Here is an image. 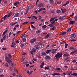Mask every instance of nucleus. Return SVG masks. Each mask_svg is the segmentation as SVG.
Returning <instances> with one entry per match:
<instances>
[{"instance_id": "f257e3e1", "label": "nucleus", "mask_w": 77, "mask_h": 77, "mask_svg": "<svg viewBox=\"0 0 77 77\" xmlns=\"http://www.w3.org/2000/svg\"><path fill=\"white\" fill-rule=\"evenodd\" d=\"M8 57L7 56L5 57V60L8 63H10L12 62V60L11 59L12 57V55L11 54L9 53L8 54Z\"/></svg>"}, {"instance_id": "f03ea898", "label": "nucleus", "mask_w": 77, "mask_h": 77, "mask_svg": "<svg viewBox=\"0 0 77 77\" xmlns=\"http://www.w3.org/2000/svg\"><path fill=\"white\" fill-rule=\"evenodd\" d=\"M63 56V53L62 52H59L57 53L55 55L54 58L57 60H59V59L62 57Z\"/></svg>"}, {"instance_id": "7ed1b4c3", "label": "nucleus", "mask_w": 77, "mask_h": 77, "mask_svg": "<svg viewBox=\"0 0 77 77\" xmlns=\"http://www.w3.org/2000/svg\"><path fill=\"white\" fill-rule=\"evenodd\" d=\"M32 51H31L30 53L31 54L32 56H34V53L33 52H35L36 51V50L35 48H33L32 49Z\"/></svg>"}, {"instance_id": "20e7f679", "label": "nucleus", "mask_w": 77, "mask_h": 77, "mask_svg": "<svg viewBox=\"0 0 77 77\" xmlns=\"http://www.w3.org/2000/svg\"><path fill=\"white\" fill-rule=\"evenodd\" d=\"M36 41V38H32L30 41V42L32 43H34L35 41Z\"/></svg>"}, {"instance_id": "39448f33", "label": "nucleus", "mask_w": 77, "mask_h": 77, "mask_svg": "<svg viewBox=\"0 0 77 77\" xmlns=\"http://www.w3.org/2000/svg\"><path fill=\"white\" fill-rule=\"evenodd\" d=\"M70 36L71 39H73L76 37V35L74 34H71Z\"/></svg>"}, {"instance_id": "423d86ee", "label": "nucleus", "mask_w": 77, "mask_h": 77, "mask_svg": "<svg viewBox=\"0 0 77 77\" xmlns=\"http://www.w3.org/2000/svg\"><path fill=\"white\" fill-rule=\"evenodd\" d=\"M57 49H53L51 50V53L54 54L55 53V52L57 51Z\"/></svg>"}, {"instance_id": "0eeeda50", "label": "nucleus", "mask_w": 77, "mask_h": 77, "mask_svg": "<svg viewBox=\"0 0 77 77\" xmlns=\"http://www.w3.org/2000/svg\"><path fill=\"white\" fill-rule=\"evenodd\" d=\"M66 34V32H60V35H65Z\"/></svg>"}, {"instance_id": "6e6552de", "label": "nucleus", "mask_w": 77, "mask_h": 77, "mask_svg": "<svg viewBox=\"0 0 77 77\" xmlns=\"http://www.w3.org/2000/svg\"><path fill=\"white\" fill-rule=\"evenodd\" d=\"M51 34L50 33H48V34L46 35L45 37V39H47L49 37H50V36Z\"/></svg>"}, {"instance_id": "1a4fd4ad", "label": "nucleus", "mask_w": 77, "mask_h": 77, "mask_svg": "<svg viewBox=\"0 0 77 77\" xmlns=\"http://www.w3.org/2000/svg\"><path fill=\"white\" fill-rule=\"evenodd\" d=\"M44 6V5H43V3H40L38 5V7L39 8H41V7H43Z\"/></svg>"}, {"instance_id": "9d476101", "label": "nucleus", "mask_w": 77, "mask_h": 77, "mask_svg": "<svg viewBox=\"0 0 77 77\" xmlns=\"http://www.w3.org/2000/svg\"><path fill=\"white\" fill-rule=\"evenodd\" d=\"M62 69H60V68H54V69L55 70H57L58 71H62V70H61Z\"/></svg>"}, {"instance_id": "9b49d317", "label": "nucleus", "mask_w": 77, "mask_h": 77, "mask_svg": "<svg viewBox=\"0 0 77 77\" xmlns=\"http://www.w3.org/2000/svg\"><path fill=\"white\" fill-rule=\"evenodd\" d=\"M69 55V54H68L67 53H66L65 54H63V56L64 57H68Z\"/></svg>"}, {"instance_id": "f8f14e48", "label": "nucleus", "mask_w": 77, "mask_h": 77, "mask_svg": "<svg viewBox=\"0 0 77 77\" xmlns=\"http://www.w3.org/2000/svg\"><path fill=\"white\" fill-rule=\"evenodd\" d=\"M61 10L62 12L63 13L65 12L66 11V8H64L63 9V8H61Z\"/></svg>"}, {"instance_id": "ddd939ff", "label": "nucleus", "mask_w": 77, "mask_h": 77, "mask_svg": "<svg viewBox=\"0 0 77 77\" xmlns=\"http://www.w3.org/2000/svg\"><path fill=\"white\" fill-rule=\"evenodd\" d=\"M70 24H73L75 23V22L73 20H71L70 22H69Z\"/></svg>"}, {"instance_id": "4468645a", "label": "nucleus", "mask_w": 77, "mask_h": 77, "mask_svg": "<svg viewBox=\"0 0 77 77\" xmlns=\"http://www.w3.org/2000/svg\"><path fill=\"white\" fill-rule=\"evenodd\" d=\"M60 74H59V73H54V74H52V75H53V76H55L56 75H57L58 76L60 75Z\"/></svg>"}, {"instance_id": "2eb2a0df", "label": "nucleus", "mask_w": 77, "mask_h": 77, "mask_svg": "<svg viewBox=\"0 0 77 77\" xmlns=\"http://www.w3.org/2000/svg\"><path fill=\"white\" fill-rule=\"evenodd\" d=\"M7 17V15H5L3 17L4 20H6L7 19L6 17Z\"/></svg>"}, {"instance_id": "dca6fc26", "label": "nucleus", "mask_w": 77, "mask_h": 77, "mask_svg": "<svg viewBox=\"0 0 77 77\" xmlns=\"http://www.w3.org/2000/svg\"><path fill=\"white\" fill-rule=\"evenodd\" d=\"M23 40V42H25L26 41V40L24 38H21V40Z\"/></svg>"}, {"instance_id": "f3484780", "label": "nucleus", "mask_w": 77, "mask_h": 77, "mask_svg": "<svg viewBox=\"0 0 77 77\" xmlns=\"http://www.w3.org/2000/svg\"><path fill=\"white\" fill-rule=\"evenodd\" d=\"M52 51V50H48L47 51L46 53H47V54H48V53L50 52H51Z\"/></svg>"}, {"instance_id": "a211bd4d", "label": "nucleus", "mask_w": 77, "mask_h": 77, "mask_svg": "<svg viewBox=\"0 0 77 77\" xmlns=\"http://www.w3.org/2000/svg\"><path fill=\"white\" fill-rule=\"evenodd\" d=\"M20 15V14L19 13H17L15 15H14V17H18V16H19Z\"/></svg>"}, {"instance_id": "6ab92c4d", "label": "nucleus", "mask_w": 77, "mask_h": 77, "mask_svg": "<svg viewBox=\"0 0 77 77\" xmlns=\"http://www.w3.org/2000/svg\"><path fill=\"white\" fill-rule=\"evenodd\" d=\"M41 54L43 56H45V55H46V54L45 52H43Z\"/></svg>"}, {"instance_id": "aec40b11", "label": "nucleus", "mask_w": 77, "mask_h": 77, "mask_svg": "<svg viewBox=\"0 0 77 77\" xmlns=\"http://www.w3.org/2000/svg\"><path fill=\"white\" fill-rule=\"evenodd\" d=\"M50 57L49 56H46L45 57L46 60H48L50 59Z\"/></svg>"}, {"instance_id": "412c9836", "label": "nucleus", "mask_w": 77, "mask_h": 77, "mask_svg": "<svg viewBox=\"0 0 77 77\" xmlns=\"http://www.w3.org/2000/svg\"><path fill=\"white\" fill-rule=\"evenodd\" d=\"M72 73V72H69V71H67V72L66 73V74H67L68 75H71Z\"/></svg>"}, {"instance_id": "4be33fe9", "label": "nucleus", "mask_w": 77, "mask_h": 77, "mask_svg": "<svg viewBox=\"0 0 77 77\" xmlns=\"http://www.w3.org/2000/svg\"><path fill=\"white\" fill-rule=\"evenodd\" d=\"M32 16V18H35L36 20H37V17H36V16Z\"/></svg>"}, {"instance_id": "5701e85b", "label": "nucleus", "mask_w": 77, "mask_h": 77, "mask_svg": "<svg viewBox=\"0 0 77 77\" xmlns=\"http://www.w3.org/2000/svg\"><path fill=\"white\" fill-rule=\"evenodd\" d=\"M53 26L54 25H53V24H52V23H51V24H49L48 25V26L50 27L51 28L53 27Z\"/></svg>"}, {"instance_id": "b1692460", "label": "nucleus", "mask_w": 77, "mask_h": 77, "mask_svg": "<svg viewBox=\"0 0 77 77\" xmlns=\"http://www.w3.org/2000/svg\"><path fill=\"white\" fill-rule=\"evenodd\" d=\"M43 10L42 8H41L40 9H39L38 10V12H40L42 11Z\"/></svg>"}, {"instance_id": "393cba45", "label": "nucleus", "mask_w": 77, "mask_h": 77, "mask_svg": "<svg viewBox=\"0 0 77 77\" xmlns=\"http://www.w3.org/2000/svg\"><path fill=\"white\" fill-rule=\"evenodd\" d=\"M19 4V2L18 1H17V2H16L14 3V5L16 6Z\"/></svg>"}, {"instance_id": "a878e982", "label": "nucleus", "mask_w": 77, "mask_h": 77, "mask_svg": "<svg viewBox=\"0 0 77 77\" xmlns=\"http://www.w3.org/2000/svg\"><path fill=\"white\" fill-rule=\"evenodd\" d=\"M40 32H41V30H38L36 31V34H38V33H39Z\"/></svg>"}, {"instance_id": "bb28decb", "label": "nucleus", "mask_w": 77, "mask_h": 77, "mask_svg": "<svg viewBox=\"0 0 77 77\" xmlns=\"http://www.w3.org/2000/svg\"><path fill=\"white\" fill-rule=\"evenodd\" d=\"M61 12L60 10H57V13L58 14H60Z\"/></svg>"}, {"instance_id": "cd10ccee", "label": "nucleus", "mask_w": 77, "mask_h": 77, "mask_svg": "<svg viewBox=\"0 0 77 77\" xmlns=\"http://www.w3.org/2000/svg\"><path fill=\"white\" fill-rule=\"evenodd\" d=\"M71 75H73V76H77V73H73Z\"/></svg>"}, {"instance_id": "c85d7f7f", "label": "nucleus", "mask_w": 77, "mask_h": 77, "mask_svg": "<svg viewBox=\"0 0 77 77\" xmlns=\"http://www.w3.org/2000/svg\"><path fill=\"white\" fill-rule=\"evenodd\" d=\"M54 2V1L53 0H50V4H53V3Z\"/></svg>"}, {"instance_id": "c756f323", "label": "nucleus", "mask_w": 77, "mask_h": 77, "mask_svg": "<svg viewBox=\"0 0 77 77\" xmlns=\"http://www.w3.org/2000/svg\"><path fill=\"white\" fill-rule=\"evenodd\" d=\"M5 67H8V64L7 63H6L5 65Z\"/></svg>"}, {"instance_id": "7c9ffc66", "label": "nucleus", "mask_w": 77, "mask_h": 77, "mask_svg": "<svg viewBox=\"0 0 77 77\" xmlns=\"http://www.w3.org/2000/svg\"><path fill=\"white\" fill-rule=\"evenodd\" d=\"M47 26L46 25H44L42 26V28L44 29H45L47 28Z\"/></svg>"}, {"instance_id": "2f4dec72", "label": "nucleus", "mask_w": 77, "mask_h": 77, "mask_svg": "<svg viewBox=\"0 0 77 77\" xmlns=\"http://www.w3.org/2000/svg\"><path fill=\"white\" fill-rule=\"evenodd\" d=\"M71 30V29L70 28H69V29L67 30V32H69Z\"/></svg>"}, {"instance_id": "473e14b6", "label": "nucleus", "mask_w": 77, "mask_h": 77, "mask_svg": "<svg viewBox=\"0 0 77 77\" xmlns=\"http://www.w3.org/2000/svg\"><path fill=\"white\" fill-rule=\"evenodd\" d=\"M6 35H5L3 36V39L4 40H6Z\"/></svg>"}, {"instance_id": "72a5a7b5", "label": "nucleus", "mask_w": 77, "mask_h": 77, "mask_svg": "<svg viewBox=\"0 0 77 77\" xmlns=\"http://www.w3.org/2000/svg\"><path fill=\"white\" fill-rule=\"evenodd\" d=\"M66 43V42H65V41H63L61 42H60V45H62L63 44L65 43Z\"/></svg>"}, {"instance_id": "f704fd0d", "label": "nucleus", "mask_w": 77, "mask_h": 77, "mask_svg": "<svg viewBox=\"0 0 77 77\" xmlns=\"http://www.w3.org/2000/svg\"><path fill=\"white\" fill-rule=\"evenodd\" d=\"M55 20H53L52 22H51V24H55Z\"/></svg>"}, {"instance_id": "c9c22d12", "label": "nucleus", "mask_w": 77, "mask_h": 77, "mask_svg": "<svg viewBox=\"0 0 77 77\" xmlns=\"http://www.w3.org/2000/svg\"><path fill=\"white\" fill-rule=\"evenodd\" d=\"M77 51L76 50H75L74 51L71 52V54H73V53L76 52Z\"/></svg>"}, {"instance_id": "e433bc0d", "label": "nucleus", "mask_w": 77, "mask_h": 77, "mask_svg": "<svg viewBox=\"0 0 77 77\" xmlns=\"http://www.w3.org/2000/svg\"><path fill=\"white\" fill-rule=\"evenodd\" d=\"M31 26L32 28V29H36L35 27V26H34L33 25H32Z\"/></svg>"}, {"instance_id": "4c0bfd02", "label": "nucleus", "mask_w": 77, "mask_h": 77, "mask_svg": "<svg viewBox=\"0 0 77 77\" xmlns=\"http://www.w3.org/2000/svg\"><path fill=\"white\" fill-rule=\"evenodd\" d=\"M50 67H49V66H48L47 67H45V70H46L47 69H49V68Z\"/></svg>"}, {"instance_id": "58836bf2", "label": "nucleus", "mask_w": 77, "mask_h": 77, "mask_svg": "<svg viewBox=\"0 0 77 77\" xmlns=\"http://www.w3.org/2000/svg\"><path fill=\"white\" fill-rule=\"evenodd\" d=\"M65 48H67L68 45V44H67L66 43H65Z\"/></svg>"}, {"instance_id": "ea45409f", "label": "nucleus", "mask_w": 77, "mask_h": 77, "mask_svg": "<svg viewBox=\"0 0 77 77\" xmlns=\"http://www.w3.org/2000/svg\"><path fill=\"white\" fill-rule=\"evenodd\" d=\"M28 23L29 22H24L22 24H27V23Z\"/></svg>"}, {"instance_id": "a19ab883", "label": "nucleus", "mask_w": 77, "mask_h": 77, "mask_svg": "<svg viewBox=\"0 0 77 77\" xmlns=\"http://www.w3.org/2000/svg\"><path fill=\"white\" fill-rule=\"evenodd\" d=\"M17 22H16V23H11V25L12 26H14V25H15V24H17Z\"/></svg>"}, {"instance_id": "79ce46f5", "label": "nucleus", "mask_w": 77, "mask_h": 77, "mask_svg": "<svg viewBox=\"0 0 77 77\" xmlns=\"http://www.w3.org/2000/svg\"><path fill=\"white\" fill-rule=\"evenodd\" d=\"M76 41H77V40H75L74 39L71 40V41L72 42H76Z\"/></svg>"}, {"instance_id": "37998d69", "label": "nucleus", "mask_w": 77, "mask_h": 77, "mask_svg": "<svg viewBox=\"0 0 77 77\" xmlns=\"http://www.w3.org/2000/svg\"><path fill=\"white\" fill-rule=\"evenodd\" d=\"M28 63V62L27 61L24 62L23 63L24 64L26 65V64Z\"/></svg>"}, {"instance_id": "c03bdc74", "label": "nucleus", "mask_w": 77, "mask_h": 77, "mask_svg": "<svg viewBox=\"0 0 77 77\" xmlns=\"http://www.w3.org/2000/svg\"><path fill=\"white\" fill-rule=\"evenodd\" d=\"M51 46L52 47H54L56 46V45L55 44H53L51 45Z\"/></svg>"}, {"instance_id": "a18cd8bd", "label": "nucleus", "mask_w": 77, "mask_h": 77, "mask_svg": "<svg viewBox=\"0 0 77 77\" xmlns=\"http://www.w3.org/2000/svg\"><path fill=\"white\" fill-rule=\"evenodd\" d=\"M54 20V18H52L49 21H50V22H51L52 21H53Z\"/></svg>"}, {"instance_id": "49530a36", "label": "nucleus", "mask_w": 77, "mask_h": 77, "mask_svg": "<svg viewBox=\"0 0 77 77\" xmlns=\"http://www.w3.org/2000/svg\"><path fill=\"white\" fill-rule=\"evenodd\" d=\"M63 17H60V20H63Z\"/></svg>"}, {"instance_id": "de8ad7c7", "label": "nucleus", "mask_w": 77, "mask_h": 77, "mask_svg": "<svg viewBox=\"0 0 77 77\" xmlns=\"http://www.w3.org/2000/svg\"><path fill=\"white\" fill-rule=\"evenodd\" d=\"M55 26H54L53 27H52V28H51L52 30V31H54V29H55Z\"/></svg>"}, {"instance_id": "09e8293b", "label": "nucleus", "mask_w": 77, "mask_h": 77, "mask_svg": "<svg viewBox=\"0 0 77 77\" xmlns=\"http://www.w3.org/2000/svg\"><path fill=\"white\" fill-rule=\"evenodd\" d=\"M3 72V70L2 69H0V73H2Z\"/></svg>"}, {"instance_id": "8fccbe9b", "label": "nucleus", "mask_w": 77, "mask_h": 77, "mask_svg": "<svg viewBox=\"0 0 77 77\" xmlns=\"http://www.w3.org/2000/svg\"><path fill=\"white\" fill-rule=\"evenodd\" d=\"M11 65L13 67H14V66L15 65L14 63H13L11 64Z\"/></svg>"}, {"instance_id": "3c124183", "label": "nucleus", "mask_w": 77, "mask_h": 77, "mask_svg": "<svg viewBox=\"0 0 77 77\" xmlns=\"http://www.w3.org/2000/svg\"><path fill=\"white\" fill-rule=\"evenodd\" d=\"M14 71L16 73H17L18 72V71L17 70H16V69H14Z\"/></svg>"}, {"instance_id": "603ef678", "label": "nucleus", "mask_w": 77, "mask_h": 77, "mask_svg": "<svg viewBox=\"0 0 77 77\" xmlns=\"http://www.w3.org/2000/svg\"><path fill=\"white\" fill-rule=\"evenodd\" d=\"M19 26V25L17 24L16 25H15V28H16L18 27Z\"/></svg>"}, {"instance_id": "864d4df0", "label": "nucleus", "mask_w": 77, "mask_h": 77, "mask_svg": "<svg viewBox=\"0 0 77 77\" xmlns=\"http://www.w3.org/2000/svg\"><path fill=\"white\" fill-rule=\"evenodd\" d=\"M69 3V1H67L66 4L67 5Z\"/></svg>"}, {"instance_id": "5fc2aeb1", "label": "nucleus", "mask_w": 77, "mask_h": 77, "mask_svg": "<svg viewBox=\"0 0 77 77\" xmlns=\"http://www.w3.org/2000/svg\"><path fill=\"white\" fill-rule=\"evenodd\" d=\"M76 62V60H72V63H75Z\"/></svg>"}, {"instance_id": "6e6d98bb", "label": "nucleus", "mask_w": 77, "mask_h": 77, "mask_svg": "<svg viewBox=\"0 0 77 77\" xmlns=\"http://www.w3.org/2000/svg\"><path fill=\"white\" fill-rule=\"evenodd\" d=\"M41 65H42V66H44L45 65V63H44L43 62H42V63Z\"/></svg>"}, {"instance_id": "4d7b16f0", "label": "nucleus", "mask_w": 77, "mask_h": 77, "mask_svg": "<svg viewBox=\"0 0 77 77\" xmlns=\"http://www.w3.org/2000/svg\"><path fill=\"white\" fill-rule=\"evenodd\" d=\"M46 11H43L42 13V14H44L45 13Z\"/></svg>"}, {"instance_id": "13d9d810", "label": "nucleus", "mask_w": 77, "mask_h": 77, "mask_svg": "<svg viewBox=\"0 0 77 77\" xmlns=\"http://www.w3.org/2000/svg\"><path fill=\"white\" fill-rule=\"evenodd\" d=\"M4 3L6 5L8 3V1H5Z\"/></svg>"}, {"instance_id": "bf43d9fd", "label": "nucleus", "mask_w": 77, "mask_h": 77, "mask_svg": "<svg viewBox=\"0 0 77 77\" xmlns=\"http://www.w3.org/2000/svg\"><path fill=\"white\" fill-rule=\"evenodd\" d=\"M12 45H13L14 46H15V43H14V42H13L12 43Z\"/></svg>"}, {"instance_id": "052dcab7", "label": "nucleus", "mask_w": 77, "mask_h": 77, "mask_svg": "<svg viewBox=\"0 0 77 77\" xmlns=\"http://www.w3.org/2000/svg\"><path fill=\"white\" fill-rule=\"evenodd\" d=\"M9 14L11 15H12L13 14V13L12 12H11L9 13Z\"/></svg>"}, {"instance_id": "680f3d73", "label": "nucleus", "mask_w": 77, "mask_h": 77, "mask_svg": "<svg viewBox=\"0 0 77 77\" xmlns=\"http://www.w3.org/2000/svg\"><path fill=\"white\" fill-rule=\"evenodd\" d=\"M74 18L75 20H77V16H75Z\"/></svg>"}, {"instance_id": "e2e57ef3", "label": "nucleus", "mask_w": 77, "mask_h": 77, "mask_svg": "<svg viewBox=\"0 0 77 77\" xmlns=\"http://www.w3.org/2000/svg\"><path fill=\"white\" fill-rule=\"evenodd\" d=\"M24 46V44H23L20 45V46L22 47H23Z\"/></svg>"}, {"instance_id": "0e129e2a", "label": "nucleus", "mask_w": 77, "mask_h": 77, "mask_svg": "<svg viewBox=\"0 0 77 77\" xmlns=\"http://www.w3.org/2000/svg\"><path fill=\"white\" fill-rule=\"evenodd\" d=\"M70 48L71 49H73L74 48V47H70Z\"/></svg>"}, {"instance_id": "69168bd1", "label": "nucleus", "mask_w": 77, "mask_h": 77, "mask_svg": "<svg viewBox=\"0 0 77 77\" xmlns=\"http://www.w3.org/2000/svg\"><path fill=\"white\" fill-rule=\"evenodd\" d=\"M38 44L39 45V46L41 45H42V43L41 42H39Z\"/></svg>"}, {"instance_id": "338daca9", "label": "nucleus", "mask_w": 77, "mask_h": 77, "mask_svg": "<svg viewBox=\"0 0 77 77\" xmlns=\"http://www.w3.org/2000/svg\"><path fill=\"white\" fill-rule=\"evenodd\" d=\"M40 47H35V49H38Z\"/></svg>"}, {"instance_id": "774afa93", "label": "nucleus", "mask_w": 77, "mask_h": 77, "mask_svg": "<svg viewBox=\"0 0 77 77\" xmlns=\"http://www.w3.org/2000/svg\"><path fill=\"white\" fill-rule=\"evenodd\" d=\"M43 21H44V19H41V22H43Z\"/></svg>"}]
</instances>
